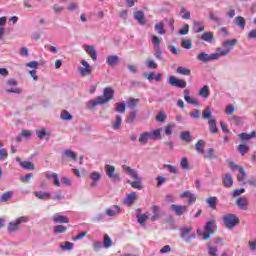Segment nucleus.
Here are the masks:
<instances>
[{
  "label": "nucleus",
  "mask_w": 256,
  "mask_h": 256,
  "mask_svg": "<svg viewBox=\"0 0 256 256\" xmlns=\"http://www.w3.org/2000/svg\"><path fill=\"white\" fill-rule=\"evenodd\" d=\"M113 97H115V90H113V88L111 87H106L103 90L102 96H98L95 99L89 100L86 103V109L93 110L98 105H105L109 103V101H111Z\"/></svg>",
  "instance_id": "f257e3e1"
},
{
  "label": "nucleus",
  "mask_w": 256,
  "mask_h": 256,
  "mask_svg": "<svg viewBox=\"0 0 256 256\" xmlns=\"http://www.w3.org/2000/svg\"><path fill=\"white\" fill-rule=\"evenodd\" d=\"M122 169L125 171V173H127V175L134 178V181L127 180V183L131 185L133 189H138V191H141V189H143V185H141V183H143V179H141L139 176V172L127 165H122Z\"/></svg>",
  "instance_id": "f03ea898"
},
{
  "label": "nucleus",
  "mask_w": 256,
  "mask_h": 256,
  "mask_svg": "<svg viewBox=\"0 0 256 256\" xmlns=\"http://www.w3.org/2000/svg\"><path fill=\"white\" fill-rule=\"evenodd\" d=\"M218 52L213 54H207L205 52H201L198 54L197 59L198 61H201V63H209V61H217L219 57H223L225 55H229L231 49H225L222 50L221 48H218Z\"/></svg>",
  "instance_id": "7ed1b4c3"
},
{
  "label": "nucleus",
  "mask_w": 256,
  "mask_h": 256,
  "mask_svg": "<svg viewBox=\"0 0 256 256\" xmlns=\"http://www.w3.org/2000/svg\"><path fill=\"white\" fill-rule=\"evenodd\" d=\"M222 219L227 229H233L236 225H239V218L235 214H226Z\"/></svg>",
  "instance_id": "20e7f679"
},
{
  "label": "nucleus",
  "mask_w": 256,
  "mask_h": 256,
  "mask_svg": "<svg viewBox=\"0 0 256 256\" xmlns=\"http://www.w3.org/2000/svg\"><path fill=\"white\" fill-rule=\"evenodd\" d=\"M27 222H29V217L27 216H21L17 218L14 222H10L8 224V233H15L19 231V226L22 223H27Z\"/></svg>",
  "instance_id": "39448f33"
},
{
  "label": "nucleus",
  "mask_w": 256,
  "mask_h": 256,
  "mask_svg": "<svg viewBox=\"0 0 256 256\" xmlns=\"http://www.w3.org/2000/svg\"><path fill=\"white\" fill-rule=\"evenodd\" d=\"M168 83L171 87H178V89H185L187 87V82L183 79H178L175 76H170Z\"/></svg>",
  "instance_id": "423d86ee"
},
{
  "label": "nucleus",
  "mask_w": 256,
  "mask_h": 256,
  "mask_svg": "<svg viewBox=\"0 0 256 256\" xmlns=\"http://www.w3.org/2000/svg\"><path fill=\"white\" fill-rule=\"evenodd\" d=\"M105 169L109 179H113V181H121V174L115 173V166L106 164Z\"/></svg>",
  "instance_id": "0eeeda50"
},
{
  "label": "nucleus",
  "mask_w": 256,
  "mask_h": 256,
  "mask_svg": "<svg viewBox=\"0 0 256 256\" xmlns=\"http://www.w3.org/2000/svg\"><path fill=\"white\" fill-rule=\"evenodd\" d=\"M81 65H83V67L79 68V74L81 75V77H87L89 75H91L93 69L91 68V65L88 64L87 61L82 60Z\"/></svg>",
  "instance_id": "6e6552de"
},
{
  "label": "nucleus",
  "mask_w": 256,
  "mask_h": 256,
  "mask_svg": "<svg viewBox=\"0 0 256 256\" xmlns=\"http://www.w3.org/2000/svg\"><path fill=\"white\" fill-rule=\"evenodd\" d=\"M180 231H181L180 237L182 239H186V243H191V239H195V235L187 237V235H189V233H191V231H193V227L186 226V227L181 228Z\"/></svg>",
  "instance_id": "1a4fd4ad"
},
{
  "label": "nucleus",
  "mask_w": 256,
  "mask_h": 256,
  "mask_svg": "<svg viewBox=\"0 0 256 256\" xmlns=\"http://www.w3.org/2000/svg\"><path fill=\"white\" fill-rule=\"evenodd\" d=\"M137 199H139V196H137V192H131L130 194L126 195L123 203L124 205H126V207H132L133 203H135Z\"/></svg>",
  "instance_id": "9d476101"
},
{
  "label": "nucleus",
  "mask_w": 256,
  "mask_h": 256,
  "mask_svg": "<svg viewBox=\"0 0 256 256\" xmlns=\"http://www.w3.org/2000/svg\"><path fill=\"white\" fill-rule=\"evenodd\" d=\"M180 199H188V205H191L197 201V196L191 193V191H184L180 194Z\"/></svg>",
  "instance_id": "9b49d317"
},
{
  "label": "nucleus",
  "mask_w": 256,
  "mask_h": 256,
  "mask_svg": "<svg viewBox=\"0 0 256 256\" xmlns=\"http://www.w3.org/2000/svg\"><path fill=\"white\" fill-rule=\"evenodd\" d=\"M170 209L171 211H174L175 215H177L178 217H181L183 213H187V206L172 204L170 206Z\"/></svg>",
  "instance_id": "f8f14e48"
},
{
  "label": "nucleus",
  "mask_w": 256,
  "mask_h": 256,
  "mask_svg": "<svg viewBox=\"0 0 256 256\" xmlns=\"http://www.w3.org/2000/svg\"><path fill=\"white\" fill-rule=\"evenodd\" d=\"M36 135L38 139H45V141H49L51 132L47 131V128H42L41 130L36 131Z\"/></svg>",
  "instance_id": "ddd939ff"
},
{
  "label": "nucleus",
  "mask_w": 256,
  "mask_h": 256,
  "mask_svg": "<svg viewBox=\"0 0 256 256\" xmlns=\"http://www.w3.org/2000/svg\"><path fill=\"white\" fill-rule=\"evenodd\" d=\"M85 51L91 57L92 61H97V51L95 46L85 45Z\"/></svg>",
  "instance_id": "4468645a"
},
{
  "label": "nucleus",
  "mask_w": 256,
  "mask_h": 256,
  "mask_svg": "<svg viewBox=\"0 0 256 256\" xmlns=\"http://www.w3.org/2000/svg\"><path fill=\"white\" fill-rule=\"evenodd\" d=\"M152 211H153V215L151 217V221L155 222L159 219H161L163 216L159 213V211H161V207L154 205L152 206Z\"/></svg>",
  "instance_id": "2eb2a0df"
},
{
  "label": "nucleus",
  "mask_w": 256,
  "mask_h": 256,
  "mask_svg": "<svg viewBox=\"0 0 256 256\" xmlns=\"http://www.w3.org/2000/svg\"><path fill=\"white\" fill-rule=\"evenodd\" d=\"M222 183L224 187H233V176H231V174H225L224 177L222 178Z\"/></svg>",
  "instance_id": "dca6fc26"
},
{
  "label": "nucleus",
  "mask_w": 256,
  "mask_h": 256,
  "mask_svg": "<svg viewBox=\"0 0 256 256\" xmlns=\"http://www.w3.org/2000/svg\"><path fill=\"white\" fill-rule=\"evenodd\" d=\"M107 65L109 67H115V65L119 64V56L117 55H110L106 58Z\"/></svg>",
  "instance_id": "f3484780"
},
{
  "label": "nucleus",
  "mask_w": 256,
  "mask_h": 256,
  "mask_svg": "<svg viewBox=\"0 0 256 256\" xmlns=\"http://www.w3.org/2000/svg\"><path fill=\"white\" fill-rule=\"evenodd\" d=\"M134 19L139 25H145V13H143V11H136L134 13Z\"/></svg>",
  "instance_id": "a211bd4d"
},
{
  "label": "nucleus",
  "mask_w": 256,
  "mask_h": 256,
  "mask_svg": "<svg viewBox=\"0 0 256 256\" xmlns=\"http://www.w3.org/2000/svg\"><path fill=\"white\" fill-rule=\"evenodd\" d=\"M184 100L186 101V103H189L190 105L199 106V101H197L194 98H191V96H189V90L188 89L184 90Z\"/></svg>",
  "instance_id": "6ab92c4d"
},
{
  "label": "nucleus",
  "mask_w": 256,
  "mask_h": 256,
  "mask_svg": "<svg viewBox=\"0 0 256 256\" xmlns=\"http://www.w3.org/2000/svg\"><path fill=\"white\" fill-rule=\"evenodd\" d=\"M208 125L211 133H219V128H217V121L215 120V118H210L208 121Z\"/></svg>",
  "instance_id": "aec40b11"
},
{
  "label": "nucleus",
  "mask_w": 256,
  "mask_h": 256,
  "mask_svg": "<svg viewBox=\"0 0 256 256\" xmlns=\"http://www.w3.org/2000/svg\"><path fill=\"white\" fill-rule=\"evenodd\" d=\"M120 213H121V208L117 205H114V210H111V209L106 210V215H108V217H117V215H119Z\"/></svg>",
  "instance_id": "412c9836"
},
{
  "label": "nucleus",
  "mask_w": 256,
  "mask_h": 256,
  "mask_svg": "<svg viewBox=\"0 0 256 256\" xmlns=\"http://www.w3.org/2000/svg\"><path fill=\"white\" fill-rule=\"evenodd\" d=\"M234 23L237 25V27H239L241 29V31H243V29H245V18H243L242 16H237L234 18Z\"/></svg>",
  "instance_id": "4be33fe9"
},
{
  "label": "nucleus",
  "mask_w": 256,
  "mask_h": 256,
  "mask_svg": "<svg viewBox=\"0 0 256 256\" xmlns=\"http://www.w3.org/2000/svg\"><path fill=\"white\" fill-rule=\"evenodd\" d=\"M33 194L35 195V197H37V199H51V193L49 192L35 191L33 192Z\"/></svg>",
  "instance_id": "5701e85b"
},
{
  "label": "nucleus",
  "mask_w": 256,
  "mask_h": 256,
  "mask_svg": "<svg viewBox=\"0 0 256 256\" xmlns=\"http://www.w3.org/2000/svg\"><path fill=\"white\" fill-rule=\"evenodd\" d=\"M195 150L203 155L205 153V141L198 140V142L195 144Z\"/></svg>",
  "instance_id": "b1692460"
},
{
  "label": "nucleus",
  "mask_w": 256,
  "mask_h": 256,
  "mask_svg": "<svg viewBox=\"0 0 256 256\" xmlns=\"http://www.w3.org/2000/svg\"><path fill=\"white\" fill-rule=\"evenodd\" d=\"M54 223H69V218L63 215H54L53 216Z\"/></svg>",
  "instance_id": "393cba45"
},
{
  "label": "nucleus",
  "mask_w": 256,
  "mask_h": 256,
  "mask_svg": "<svg viewBox=\"0 0 256 256\" xmlns=\"http://www.w3.org/2000/svg\"><path fill=\"white\" fill-rule=\"evenodd\" d=\"M154 29L158 35H165L167 33V31H165L163 22L156 23Z\"/></svg>",
  "instance_id": "a878e982"
},
{
  "label": "nucleus",
  "mask_w": 256,
  "mask_h": 256,
  "mask_svg": "<svg viewBox=\"0 0 256 256\" xmlns=\"http://www.w3.org/2000/svg\"><path fill=\"white\" fill-rule=\"evenodd\" d=\"M155 119L158 123H165V121L167 120V114L165 113V110L159 111Z\"/></svg>",
  "instance_id": "bb28decb"
},
{
  "label": "nucleus",
  "mask_w": 256,
  "mask_h": 256,
  "mask_svg": "<svg viewBox=\"0 0 256 256\" xmlns=\"http://www.w3.org/2000/svg\"><path fill=\"white\" fill-rule=\"evenodd\" d=\"M149 139H150L149 132H143L140 134L138 141L142 145H147V141H149Z\"/></svg>",
  "instance_id": "cd10ccee"
},
{
  "label": "nucleus",
  "mask_w": 256,
  "mask_h": 256,
  "mask_svg": "<svg viewBox=\"0 0 256 256\" xmlns=\"http://www.w3.org/2000/svg\"><path fill=\"white\" fill-rule=\"evenodd\" d=\"M20 166H22L23 169H26L28 171H35V165H33V162L23 161L20 162Z\"/></svg>",
  "instance_id": "c85d7f7f"
},
{
  "label": "nucleus",
  "mask_w": 256,
  "mask_h": 256,
  "mask_svg": "<svg viewBox=\"0 0 256 256\" xmlns=\"http://www.w3.org/2000/svg\"><path fill=\"white\" fill-rule=\"evenodd\" d=\"M149 137L152 141H157V139H161V129H156L152 132H149Z\"/></svg>",
  "instance_id": "c756f323"
},
{
  "label": "nucleus",
  "mask_w": 256,
  "mask_h": 256,
  "mask_svg": "<svg viewBox=\"0 0 256 256\" xmlns=\"http://www.w3.org/2000/svg\"><path fill=\"white\" fill-rule=\"evenodd\" d=\"M206 203L208 204V207L210 209H217V197L212 196L206 200Z\"/></svg>",
  "instance_id": "7c9ffc66"
},
{
  "label": "nucleus",
  "mask_w": 256,
  "mask_h": 256,
  "mask_svg": "<svg viewBox=\"0 0 256 256\" xmlns=\"http://www.w3.org/2000/svg\"><path fill=\"white\" fill-rule=\"evenodd\" d=\"M213 32H204L201 36L202 41H206V43H211L213 41Z\"/></svg>",
  "instance_id": "2f4dec72"
},
{
  "label": "nucleus",
  "mask_w": 256,
  "mask_h": 256,
  "mask_svg": "<svg viewBox=\"0 0 256 256\" xmlns=\"http://www.w3.org/2000/svg\"><path fill=\"white\" fill-rule=\"evenodd\" d=\"M176 73H178L179 75L190 76L191 75V70L189 68L178 66L177 69H176Z\"/></svg>",
  "instance_id": "473e14b6"
},
{
  "label": "nucleus",
  "mask_w": 256,
  "mask_h": 256,
  "mask_svg": "<svg viewBox=\"0 0 256 256\" xmlns=\"http://www.w3.org/2000/svg\"><path fill=\"white\" fill-rule=\"evenodd\" d=\"M210 93L211 92H209V87L208 86L202 87L199 91V95H200V97H203V99H209Z\"/></svg>",
  "instance_id": "72a5a7b5"
},
{
  "label": "nucleus",
  "mask_w": 256,
  "mask_h": 256,
  "mask_svg": "<svg viewBox=\"0 0 256 256\" xmlns=\"http://www.w3.org/2000/svg\"><path fill=\"white\" fill-rule=\"evenodd\" d=\"M11 197H13V192L12 191L5 192L4 194H2L0 196V202L1 203H7V201H9V199H11Z\"/></svg>",
  "instance_id": "f704fd0d"
},
{
  "label": "nucleus",
  "mask_w": 256,
  "mask_h": 256,
  "mask_svg": "<svg viewBox=\"0 0 256 256\" xmlns=\"http://www.w3.org/2000/svg\"><path fill=\"white\" fill-rule=\"evenodd\" d=\"M135 117H137V110L130 112V114L126 117V123H129V125L135 123Z\"/></svg>",
  "instance_id": "c9c22d12"
},
{
  "label": "nucleus",
  "mask_w": 256,
  "mask_h": 256,
  "mask_svg": "<svg viewBox=\"0 0 256 256\" xmlns=\"http://www.w3.org/2000/svg\"><path fill=\"white\" fill-rule=\"evenodd\" d=\"M236 204L240 207V209H247V198L240 197L237 199Z\"/></svg>",
  "instance_id": "e433bc0d"
},
{
  "label": "nucleus",
  "mask_w": 256,
  "mask_h": 256,
  "mask_svg": "<svg viewBox=\"0 0 256 256\" xmlns=\"http://www.w3.org/2000/svg\"><path fill=\"white\" fill-rule=\"evenodd\" d=\"M180 139L186 143H191V133L189 131H184L180 134Z\"/></svg>",
  "instance_id": "4c0bfd02"
},
{
  "label": "nucleus",
  "mask_w": 256,
  "mask_h": 256,
  "mask_svg": "<svg viewBox=\"0 0 256 256\" xmlns=\"http://www.w3.org/2000/svg\"><path fill=\"white\" fill-rule=\"evenodd\" d=\"M214 228H215V220L208 221L204 227L207 233H213Z\"/></svg>",
  "instance_id": "58836bf2"
},
{
  "label": "nucleus",
  "mask_w": 256,
  "mask_h": 256,
  "mask_svg": "<svg viewBox=\"0 0 256 256\" xmlns=\"http://www.w3.org/2000/svg\"><path fill=\"white\" fill-rule=\"evenodd\" d=\"M139 101H141V100L135 99V98H130L127 101V107H129L130 109H135V107H137V105H139Z\"/></svg>",
  "instance_id": "ea45409f"
},
{
  "label": "nucleus",
  "mask_w": 256,
  "mask_h": 256,
  "mask_svg": "<svg viewBox=\"0 0 256 256\" xmlns=\"http://www.w3.org/2000/svg\"><path fill=\"white\" fill-rule=\"evenodd\" d=\"M163 169H167L169 173H172L173 175H177V173H179L177 168L171 164H164Z\"/></svg>",
  "instance_id": "a19ab883"
},
{
  "label": "nucleus",
  "mask_w": 256,
  "mask_h": 256,
  "mask_svg": "<svg viewBox=\"0 0 256 256\" xmlns=\"http://www.w3.org/2000/svg\"><path fill=\"white\" fill-rule=\"evenodd\" d=\"M60 117L62 121H71L73 119V116L67 110H63Z\"/></svg>",
  "instance_id": "79ce46f5"
},
{
  "label": "nucleus",
  "mask_w": 256,
  "mask_h": 256,
  "mask_svg": "<svg viewBox=\"0 0 256 256\" xmlns=\"http://www.w3.org/2000/svg\"><path fill=\"white\" fill-rule=\"evenodd\" d=\"M204 159H217V156H215V149L209 148L207 154L204 155Z\"/></svg>",
  "instance_id": "37998d69"
},
{
  "label": "nucleus",
  "mask_w": 256,
  "mask_h": 256,
  "mask_svg": "<svg viewBox=\"0 0 256 256\" xmlns=\"http://www.w3.org/2000/svg\"><path fill=\"white\" fill-rule=\"evenodd\" d=\"M111 245H113V240H111V237H109V235L106 234L104 236L103 246L105 247V249H109Z\"/></svg>",
  "instance_id": "c03bdc74"
},
{
  "label": "nucleus",
  "mask_w": 256,
  "mask_h": 256,
  "mask_svg": "<svg viewBox=\"0 0 256 256\" xmlns=\"http://www.w3.org/2000/svg\"><path fill=\"white\" fill-rule=\"evenodd\" d=\"M115 111L116 113H125L126 111V107H125V103H116L115 104Z\"/></svg>",
  "instance_id": "a18cd8bd"
},
{
  "label": "nucleus",
  "mask_w": 256,
  "mask_h": 256,
  "mask_svg": "<svg viewBox=\"0 0 256 256\" xmlns=\"http://www.w3.org/2000/svg\"><path fill=\"white\" fill-rule=\"evenodd\" d=\"M136 217L138 219V223L140 225H142V227H144L145 226V221H147V219H148L147 214H138Z\"/></svg>",
  "instance_id": "49530a36"
},
{
  "label": "nucleus",
  "mask_w": 256,
  "mask_h": 256,
  "mask_svg": "<svg viewBox=\"0 0 256 256\" xmlns=\"http://www.w3.org/2000/svg\"><path fill=\"white\" fill-rule=\"evenodd\" d=\"M211 115H213V112L211 111V108L208 106L206 109L203 111L202 114V119H211Z\"/></svg>",
  "instance_id": "de8ad7c7"
},
{
  "label": "nucleus",
  "mask_w": 256,
  "mask_h": 256,
  "mask_svg": "<svg viewBox=\"0 0 256 256\" xmlns=\"http://www.w3.org/2000/svg\"><path fill=\"white\" fill-rule=\"evenodd\" d=\"M245 177H247V173L245 172V168L242 167L239 170L238 181H240V183H243V181H245Z\"/></svg>",
  "instance_id": "09e8293b"
},
{
  "label": "nucleus",
  "mask_w": 256,
  "mask_h": 256,
  "mask_svg": "<svg viewBox=\"0 0 256 256\" xmlns=\"http://www.w3.org/2000/svg\"><path fill=\"white\" fill-rule=\"evenodd\" d=\"M67 231V227L63 225H57L54 227V233L59 235V233H65Z\"/></svg>",
  "instance_id": "8fccbe9b"
},
{
  "label": "nucleus",
  "mask_w": 256,
  "mask_h": 256,
  "mask_svg": "<svg viewBox=\"0 0 256 256\" xmlns=\"http://www.w3.org/2000/svg\"><path fill=\"white\" fill-rule=\"evenodd\" d=\"M154 50L156 59L161 61L163 59V51L161 50V47L154 46Z\"/></svg>",
  "instance_id": "3c124183"
},
{
  "label": "nucleus",
  "mask_w": 256,
  "mask_h": 256,
  "mask_svg": "<svg viewBox=\"0 0 256 256\" xmlns=\"http://www.w3.org/2000/svg\"><path fill=\"white\" fill-rule=\"evenodd\" d=\"M180 13L183 14L182 19H191V12L187 8L182 7Z\"/></svg>",
  "instance_id": "603ef678"
},
{
  "label": "nucleus",
  "mask_w": 256,
  "mask_h": 256,
  "mask_svg": "<svg viewBox=\"0 0 256 256\" xmlns=\"http://www.w3.org/2000/svg\"><path fill=\"white\" fill-rule=\"evenodd\" d=\"M123 119L121 118V115H117L116 116V120L115 123L113 125V129L117 130V129H121V123H122Z\"/></svg>",
  "instance_id": "864d4df0"
},
{
  "label": "nucleus",
  "mask_w": 256,
  "mask_h": 256,
  "mask_svg": "<svg viewBox=\"0 0 256 256\" xmlns=\"http://www.w3.org/2000/svg\"><path fill=\"white\" fill-rule=\"evenodd\" d=\"M101 177H103V175H101V173L99 172H92L90 175V179H93L95 183H98V181H101Z\"/></svg>",
  "instance_id": "5fc2aeb1"
},
{
  "label": "nucleus",
  "mask_w": 256,
  "mask_h": 256,
  "mask_svg": "<svg viewBox=\"0 0 256 256\" xmlns=\"http://www.w3.org/2000/svg\"><path fill=\"white\" fill-rule=\"evenodd\" d=\"M238 151L240 153V155H245L247 153V151H249V147H247V145L245 144H240L238 145Z\"/></svg>",
  "instance_id": "6e6d98bb"
},
{
  "label": "nucleus",
  "mask_w": 256,
  "mask_h": 256,
  "mask_svg": "<svg viewBox=\"0 0 256 256\" xmlns=\"http://www.w3.org/2000/svg\"><path fill=\"white\" fill-rule=\"evenodd\" d=\"M207 247H208V255L210 256H217V247H213L211 246L210 243L207 244Z\"/></svg>",
  "instance_id": "4d7b16f0"
},
{
  "label": "nucleus",
  "mask_w": 256,
  "mask_h": 256,
  "mask_svg": "<svg viewBox=\"0 0 256 256\" xmlns=\"http://www.w3.org/2000/svg\"><path fill=\"white\" fill-rule=\"evenodd\" d=\"M180 167H182V169H185L186 171H188L189 169V160L187 158H182L180 161Z\"/></svg>",
  "instance_id": "13d9d810"
},
{
  "label": "nucleus",
  "mask_w": 256,
  "mask_h": 256,
  "mask_svg": "<svg viewBox=\"0 0 256 256\" xmlns=\"http://www.w3.org/2000/svg\"><path fill=\"white\" fill-rule=\"evenodd\" d=\"M237 43V39L227 40L223 42V47H235V44Z\"/></svg>",
  "instance_id": "bf43d9fd"
},
{
  "label": "nucleus",
  "mask_w": 256,
  "mask_h": 256,
  "mask_svg": "<svg viewBox=\"0 0 256 256\" xmlns=\"http://www.w3.org/2000/svg\"><path fill=\"white\" fill-rule=\"evenodd\" d=\"M64 155H66V157H68L69 159H77V154H75V152H73L72 150H65Z\"/></svg>",
  "instance_id": "052dcab7"
},
{
  "label": "nucleus",
  "mask_w": 256,
  "mask_h": 256,
  "mask_svg": "<svg viewBox=\"0 0 256 256\" xmlns=\"http://www.w3.org/2000/svg\"><path fill=\"white\" fill-rule=\"evenodd\" d=\"M232 121L235 125H243V117L240 116H232Z\"/></svg>",
  "instance_id": "680f3d73"
},
{
  "label": "nucleus",
  "mask_w": 256,
  "mask_h": 256,
  "mask_svg": "<svg viewBox=\"0 0 256 256\" xmlns=\"http://www.w3.org/2000/svg\"><path fill=\"white\" fill-rule=\"evenodd\" d=\"M156 180H157L156 187H161V185H163V183H167V178H165L163 176H157Z\"/></svg>",
  "instance_id": "e2e57ef3"
},
{
  "label": "nucleus",
  "mask_w": 256,
  "mask_h": 256,
  "mask_svg": "<svg viewBox=\"0 0 256 256\" xmlns=\"http://www.w3.org/2000/svg\"><path fill=\"white\" fill-rule=\"evenodd\" d=\"M73 243L71 242H65L64 245L61 246L62 251H71L73 249Z\"/></svg>",
  "instance_id": "0e129e2a"
},
{
  "label": "nucleus",
  "mask_w": 256,
  "mask_h": 256,
  "mask_svg": "<svg viewBox=\"0 0 256 256\" xmlns=\"http://www.w3.org/2000/svg\"><path fill=\"white\" fill-rule=\"evenodd\" d=\"M182 47L184 49H191L193 47V42H191V40H183Z\"/></svg>",
  "instance_id": "69168bd1"
},
{
  "label": "nucleus",
  "mask_w": 256,
  "mask_h": 256,
  "mask_svg": "<svg viewBox=\"0 0 256 256\" xmlns=\"http://www.w3.org/2000/svg\"><path fill=\"white\" fill-rule=\"evenodd\" d=\"M175 127V124H168L165 127V134L166 135H173V128Z\"/></svg>",
  "instance_id": "338daca9"
},
{
  "label": "nucleus",
  "mask_w": 256,
  "mask_h": 256,
  "mask_svg": "<svg viewBox=\"0 0 256 256\" xmlns=\"http://www.w3.org/2000/svg\"><path fill=\"white\" fill-rule=\"evenodd\" d=\"M190 117L192 119H199V117H201V111L200 110H193L192 112H190Z\"/></svg>",
  "instance_id": "774afa93"
}]
</instances>
